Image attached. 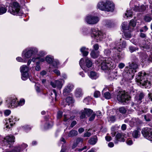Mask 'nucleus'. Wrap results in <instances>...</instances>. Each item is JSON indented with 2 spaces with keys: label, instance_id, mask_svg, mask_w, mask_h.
Masks as SVG:
<instances>
[{
  "label": "nucleus",
  "instance_id": "nucleus-12",
  "mask_svg": "<svg viewBox=\"0 0 152 152\" xmlns=\"http://www.w3.org/2000/svg\"><path fill=\"white\" fill-rule=\"evenodd\" d=\"M17 99L12 97H10L6 100V104L8 108H13L18 107Z\"/></svg>",
  "mask_w": 152,
  "mask_h": 152
},
{
  "label": "nucleus",
  "instance_id": "nucleus-39",
  "mask_svg": "<svg viewBox=\"0 0 152 152\" xmlns=\"http://www.w3.org/2000/svg\"><path fill=\"white\" fill-rule=\"evenodd\" d=\"M117 57L118 59L117 60V62L119 61L124 58V55L123 53H119L117 54Z\"/></svg>",
  "mask_w": 152,
  "mask_h": 152
},
{
  "label": "nucleus",
  "instance_id": "nucleus-48",
  "mask_svg": "<svg viewBox=\"0 0 152 152\" xmlns=\"http://www.w3.org/2000/svg\"><path fill=\"white\" fill-rule=\"evenodd\" d=\"M109 121L111 122H113L115 121L116 120V118L115 116H110L107 118Z\"/></svg>",
  "mask_w": 152,
  "mask_h": 152
},
{
  "label": "nucleus",
  "instance_id": "nucleus-28",
  "mask_svg": "<svg viewBox=\"0 0 152 152\" xmlns=\"http://www.w3.org/2000/svg\"><path fill=\"white\" fill-rule=\"evenodd\" d=\"M83 94L82 89L80 88H77L75 91V96L77 97H80Z\"/></svg>",
  "mask_w": 152,
  "mask_h": 152
},
{
  "label": "nucleus",
  "instance_id": "nucleus-21",
  "mask_svg": "<svg viewBox=\"0 0 152 152\" xmlns=\"http://www.w3.org/2000/svg\"><path fill=\"white\" fill-rule=\"evenodd\" d=\"M28 145L27 144L23 143L21 145H18L15 147L14 149V151L16 152L26 151V149L25 151H24V149Z\"/></svg>",
  "mask_w": 152,
  "mask_h": 152
},
{
  "label": "nucleus",
  "instance_id": "nucleus-44",
  "mask_svg": "<svg viewBox=\"0 0 152 152\" xmlns=\"http://www.w3.org/2000/svg\"><path fill=\"white\" fill-rule=\"evenodd\" d=\"M53 125V123L51 121H49L45 126V129H48L51 127Z\"/></svg>",
  "mask_w": 152,
  "mask_h": 152
},
{
  "label": "nucleus",
  "instance_id": "nucleus-16",
  "mask_svg": "<svg viewBox=\"0 0 152 152\" xmlns=\"http://www.w3.org/2000/svg\"><path fill=\"white\" fill-rule=\"evenodd\" d=\"M81 114L80 118L81 119L84 118L87 116L89 117L93 112V111L90 109L84 108V110L81 111Z\"/></svg>",
  "mask_w": 152,
  "mask_h": 152
},
{
  "label": "nucleus",
  "instance_id": "nucleus-6",
  "mask_svg": "<svg viewBox=\"0 0 152 152\" xmlns=\"http://www.w3.org/2000/svg\"><path fill=\"white\" fill-rule=\"evenodd\" d=\"M101 66L102 69L106 70L114 68L116 66V64L111 58H108L102 62Z\"/></svg>",
  "mask_w": 152,
  "mask_h": 152
},
{
  "label": "nucleus",
  "instance_id": "nucleus-34",
  "mask_svg": "<svg viewBox=\"0 0 152 152\" xmlns=\"http://www.w3.org/2000/svg\"><path fill=\"white\" fill-rule=\"evenodd\" d=\"M50 95L53 99L54 98L56 101L57 100V99L56 98L57 94L56 91L55 90L53 89Z\"/></svg>",
  "mask_w": 152,
  "mask_h": 152
},
{
  "label": "nucleus",
  "instance_id": "nucleus-45",
  "mask_svg": "<svg viewBox=\"0 0 152 152\" xmlns=\"http://www.w3.org/2000/svg\"><path fill=\"white\" fill-rule=\"evenodd\" d=\"M132 12L131 10H127L125 14V15L126 17L128 18L132 17Z\"/></svg>",
  "mask_w": 152,
  "mask_h": 152
},
{
  "label": "nucleus",
  "instance_id": "nucleus-38",
  "mask_svg": "<svg viewBox=\"0 0 152 152\" xmlns=\"http://www.w3.org/2000/svg\"><path fill=\"white\" fill-rule=\"evenodd\" d=\"M144 117L146 121H149L152 119V116L151 114L148 113L144 115Z\"/></svg>",
  "mask_w": 152,
  "mask_h": 152
},
{
  "label": "nucleus",
  "instance_id": "nucleus-49",
  "mask_svg": "<svg viewBox=\"0 0 152 152\" xmlns=\"http://www.w3.org/2000/svg\"><path fill=\"white\" fill-rule=\"evenodd\" d=\"M16 59L18 61L22 62H26L27 61L26 59L25 58H22L20 57H17L16 58Z\"/></svg>",
  "mask_w": 152,
  "mask_h": 152
},
{
  "label": "nucleus",
  "instance_id": "nucleus-61",
  "mask_svg": "<svg viewBox=\"0 0 152 152\" xmlns=\"http://www.w3.org/2000/svg\"><path fill=\"white\" fill-rule=\"evenodd\" d=\"M100 95V92L98 91H95L94 93V96L95 97L97 98Z\"/></svg>",
  "mask_w": 152,
  "mask_h": 152
},
{
  "label": "nucleus",
  "instance_id": "nucleus-22",
  "mask_svg": "<svg viewBox=\"0 0 152 152\" xmlns=\"http://www.w3.org/2000/svg\"><path fill=\"white\" fill-rule=\"evenodd\" d=\"M75 118V116L72 115L71 113L64 115L63 116V121L66 123H69V122Z\"/></svg>",
  "mask_w": 152,
  "mask_h": 152
},
{
  "label": "nucleus",
  "instance_id": "nucleus-63",
  "mask_svg": "<svg viewBox=\"0 0 152 152\" xmlns=\"http://www.w3.org/2000/svg\"><path fill=\"white\" fill-rule=\"evenodd\" d=\"M104 53L106 56L109 55L110 54V51L109 49H106L104 51Z\"/></svg>",
  "mask_w": 152,
  "mask_h": 152
},
{
  "label": "nucleus",
  "instance_id": "nucleus-30",
  "mask_svg": "<svg viewBox=\"0 0 152 152\" xmlns=\"http://www.w3.org/2000/svg\"><path fill=\"white\" fill-rule=\"evenodd\" d=\"M103 24L106 27L110 28L113 26L114 24L110 20H105L103 22Z\"/></svg>",
  "mask_w": 152,
  "mask_h": 152
},
{
  "label": "nucleus",
  "instance_id": "nucleus-62",
  "mask_svg": "<svg viewBox=\"0 0 152 152\" xmlns=\"http://www.w3.org/2000/svg\"><path fill=\"white\" fill-rule=\"evenodd\" d=\"M83 139L80 137L77 138L76 140V142L78 144L80 142H83Z\"/></svg>",
  "mask_w": 152,
  "mask_h": 152
},
{
  "label": "nucleus",
  "instance_id": "nucleus-53",
  "mask_svg": "<svg viewBox=\"0 0 152 152\" xmlns=\"http://www.w3.org/2000/svg\"><path fill=\"white\" fill-rule=\"evenodd\" d=\"M91 100V98L89 97H88L86 98H85L84 99L83 102L86 103V104H88V103L89 101H90Z\"/></svg>",
  "mask_w": 152,
  "mask_h": 152
},
{
  "label": "nucleus",
  "instance_id": "nucleus-36",
  "mask_svg": "<svg viewBox=\"0 0 152 152\" xmlns=\"http://www.w3.org/2000/svg\"><path fill=\"white\" fill-rule=\"evenodd\" d=\"M91 56L94 58H97L99 55V52H95L94 50H92L90 54Z\"/></svg>",
  "mask_w": 152,
  "mask_h": 152
},
{
  "label": "nucleus",
  "instance_id": "nucleus-7",
  "mask_svg": "<svg viewBox=\"0 0 152 152\" xmlns=\"http://www.w3.org/2000/svg\"><path fill=\"white\" fill-rule=\"evenodd\" d=\"M85 63L86 64V66L83 64V58H81L79 62V64L83 69L86 72L87 71L86 68H89L91 67L92 65V63L91 61L88 58H86L85 59Z\"/></svg>",
  "mask_w": 152,
  "mask_h": 152
},
{
  "label": "nucleus",
  "instance_id": "nucleus-15",
  "mask_svg": "<svg viewBox=\"0 0 152 152\" xmlns=\"http://www.w3.org/2000/svg\"><path fill=\"white\" fill-rule=\"evenodd\" d=\"M64 83V81L62 79L55 80L54 82H51L50 84L54 88L57 87V88L60 89Z\"/></svg>",
  "mask_w": 152,
  "mask_h": 152
},
{
  "label": "nucleus",
  "instance_id": "nucleus-20",
  "mask_svg": "<svg viewBox=\"0 0 152 152\" xmlns=\"http://www.w3.org/2000/svg\"><path fill=\"white\" fill-rule=\"evenodd\" d=\"M144 96V94L143 92L138 93L135 97V101L136 103L137 104H140L142 102L141 100L143 98Z\"/></svg>",
  "mask_w": 152,
  "mask_h": 152
},
{
  "label": "nucleus",
  "instance_id": "nucleus-46",
  "mask_svg": "<svg viewBox=\"0 0 152 152\" xmlns=\"http://www.w3.org/2000/svg\"><path fill=\"white\" fill-rule=\"evenodd\" d=\"M46 54L47 53L44 50H41L38 53L37 55L39 56V57H42Z\"/></svg>",
  "mask_w": 152,
  "mask_h": 152
},
{
  "label": "nucleus",
  "instance_id": "nucleus-35",
  "mask_svg": "<svg viewBox=\"0 0 152 152\" xmlns=\"http://www.w3.org/2000/svg\"><path fill=\"white\" fill-rule=\"evenodd\" d=\"M77 134V131L72 130L69 132L68 136L69 137H72L76 136Z\"/></svg>",
  "mask_w": 152,
  "mask_h": 152
},
{
  "label": "nucleus",
  "instance_id": "nucleus-40",
  "mask_svg": "<svg viewBox=\"0 0 152 152\" xmlns=\"http://www.w3.org/2000/svg\"><path fill=\"white\" fill-rule=\"evenodd\" d=\"M66 101L68 105L72 104L73 102V100L71 97L69 96L66 98Z\"/></svg>",
  "mask_w": 152,
  "mask_h": 152
},
{
  "label": "nucleus",
  "instance_id": "nucleus-43",
  "mask_svg": "<svg viewBox=\"0 0 152 152\" xmlns=\"http://www.w3.org/2000/svg\"><path fill=\"white\" fill-rule=\"evenodd\" d=\"M145 7L144 5H142L140 7L139 9H136L134 8V10L135 11L142 12L145 10Z\"/></svg>",
  "mask_w": 152,
  "mask_h": 152
},
{
  "label": "nucleus",
  "instance_id": "nucleus-32",
  "mask_svg": "<svg viewBox=\"0 0 152 152\" xmlns=\"http://www.w3.org/2000/svg\"><path fill=\"white\" fill-rule=\"evenodd\" d=\"M54 58L53 56L49 55L45 57V61L48 63L51 64L54 60Z\"/></svg>",
  "mask_w": 152,
  "mask_h": 152
},
{
  "label": "nucleus",
  "instance_id": "nucleus-64",
  "mask_svg": "<svg viewBox=\"0 0 152 152\" xmlns=\"http://www.w3.org/2000/svg\"><path fill=\"white\" fill-rule=\"evenodd\" d=\"M11 113V111L9 110H5L4 112V114L5 116H7L9 115Z\"/></svg>",
  "mask_w": 152,
  "mask_h": 152
},
{
  "label": "nucleus",
  "instance_id": "nucleus-26",
  "mask_svg": "<svg viewBox=\"0 0 152 152\" xmlns=\"http://www.w3.org/2000/svg\"><path fill=\"white\" fill-rule=\"evenodd\" d=\"M89 77L92 79H96L99 76L95 72L92 71L88 73Z\"/></svg>",
  "mask_w": 152,
  "mask_h": 152
},
{
  "label": "nucleus",
  "instance_id": "nucleus-60",
  "mask_svg": "<svg viewBox=\"0 0 152 152\" xmlns=\"http://www.w3.org/2000/svg\"><path fill=\"white\" fill-rule=\"evenodd\" d=\"M126 144L128 145H131L133 144V141L131 139H127L126 140Z\"/></svg>",
  "mask_w": 152,
  "mask_h": 152
},
{
  "label": "nucleus",
  "instance_id": "nucleus-33",
  "mask_svg": "<svg viewBox=\"0 0 152 152\" xmlns=\"http://www.w3.org/2000/svg\"><path fill=\"white\" fill-rule=\"evenodd\" d=\"M20 69L21 73H28V68L25 65L21 66Z\"/></svg>",
  "mask_w": 152,
  "mask_h": 152
},
{
  "label": "nucleus",
  "instance_id": "nucleus-13",
  "mask_svg": "<svg viewBox=\"0 0 152 152\" xmlns=\"http://www.w3.org/2000/svg\"><path fill=\"white\" fill-rule=\"evenodd\" d=\"M18 119L15 116H11L8 119L6 123L5 124L4 129L6 130H9L10 127L15 123V122L17 121H18Z\"/></svg>",
  "mask_w": 152,
  "mask_h": 152
},
{
  "label": "nucleus",
  "instance_id": "nucleus-4",
  "mask_svg": "<svg viewBox=\"0 0 152 152\" xmlns=\"http://www.w3.org/2000/svg\"><path fill=\"white\" fill-rule=\"evenodd\" d=\"M90 32L91 38L97 42L101 41L106 37L105 34L97 28H91Z\"/></svg>",
  "mask_w": 152,
  "mask_h": 152
},
{
  "label": "nucleus",
  "instance_id": "nucleus-55",
  "mask_svg": "<svg viewBox=\"0 0 152 152\" xmlns=\"http://www.w3.org/2000/svg\"><path fill=\"white\" fill-rule=\"evenodd\" d=\"M119 111L122 113H126V110L124 107H122L119 108Z\"/></svg>",
  "mask_w": 152,
  "mask_h": 152
},
{
  "label": "nucleus",
  "instance_id": "nucleus-8",
  "mask_svg": "<svg viewBox=\"0 0 152 152\" xmlns=\"http://www.w3.org/2000/svg\"><path fill=\"white\" fill-rule=\"evenodd\" d=\"M99 20V19L98 17L91 15L87 16L85 18V22L91 25L96 24Z\"/></svg>",
  "mask_w": 152,
  "mask_h": 152
},
{
  "label": "nucleus",
  "instance_id": "nucleus-24",
  "mask_svg": "<svg viewBox=\"0 0 152 152\" xmlns=\"http://www.w3.org/2000/svg\"><path fill=\"white\" fill-rule=\"evenodd\" d=\"M106 1H101L98 3L97 7L102 10L105 11Z\"/></svg>",
  "mask_w": 152,
  "mask_h": 152
},
{
  "label": "nucleus",
  "instance_id": "nucleus-58",
  "mask_svg": "<svg viewBox=\"0 0 152 152\" xmlns=\"http://www.w3.org/2000/svg\"><path fill=\"white\" fill-rule=\"evenodd\" d=\"M36 66L35 68V69L36 71H39L41 69V67L39 65V62H36Z\"/></svg>",
  "mask_w": 152,
  "mask_h": 152
},
{
  "label": "nucleus",
  "instance_id": "nucleus-25",
  "mask_svg": "<svg viewBox=\"0 0 152 152\" xmlns=\"http://www.w3.org/2000/svg\"><path fill=\"white\" fill-rule=\"evenodd\" d=\"M140 129H137L134 130L132 133L133 137L135 138H139L140 135Z\"/></svg>",
  "mask_w": 152,
  "mask_h": 152
},
{
  "label": "nucleus",
  "instance_id": "nucleus-52",
  "mask_svg": "<svg viewBox=\"0 0 152 152\" xmlns=\"http://www.w3.org/2000/svg\"><path fill=\"white\" fill-rule=\"evenodd\" d=\"M25 101L23 99H21L20 101L17 102L18 107L19 106H22L25 103Z\"/></svg>",
  "mask_w": 152,
  "mask_h": 152
},
{
  "label": "nucleus",
  "instance_id": "nucleus-29",
  "mask_svg": "<svg viewBox=\"0 0 152 152\" xmlns=\"http://www.w3.org/2000/svg\"><path fill=\"white\" fill-rule=\"evenodd\" d=\"M7 6L0 4V15L5 13L7 10Z\"/></svg>",
  "mask_w": 152,
  "mask_h": 152
},
{
  "label": "nucleus",
  "instance_id": "nucleus-41",
  "mask_svg": "<svg viewBox=\"0 0 152 152\" xmlns=\"http://www.w3.org/2000/svg\"><path fill=\"white\" fill-rule=\"evenodd\" d=\"M104 89L102 91V93L104 94V97L107 99H109L110 98L111 95L110 93L108 92H106L105 93L104 92Z\"/></svg>",
  "mask_w": 152,
  "mask_h": 152
},
{
  "label": "nucleus",
  "instance_id": "nucleus-3",
  "mask_svg": "<svg viewBox=\"0 0 152 152\" xmlns=\"http://www.w3.org/2000/svg\"><path fill=\"white\" fill-rule=\"evenodd\" d=\"M138 66L137 64L134 63H132L130 64L129 67H126L125 70L127 71L124 72V77L129 79L132 78L134 76V74L136 72V70L138 69Z\"/></svg>",
  "mask_w": 152,
  "mask_h": 152
},
{
  "label": "nucleus",
  "instance_id": "nucleus-50",
  "mask_svg": "<svg viewBox=\"0 0 152 152\" xmlns=\"http://www.w3.org/2000/svg\"><path fill=\"white\" fill-rule=\"evenodd\" d=\"M59 62L58 60H54L51 64H52L53 66L55 67H57L58 65L59 64Z\"/></svg>",
  "mask_w": 152,
  "mask_h": 152
},
{
  "label": "nucleus",
  "instance_id": "nucleus-18",
  "mask_svg": "<svg viewBox=\"0 0 152 152\" xmlns=\"http://www.w3.org/2000/svg\"><path fill=\"white\" fill-rule=\"evenodd\" d=\"M105 11L107 12H113L115 8L114 5L113 3L109 1H106Z\"/></svg>",
  "mask_w": 152,
  "mask_h": 152
},
{
  "label": "nucleus",
  "instance_id": "nucleus-10",
  "mask_svg": "<svg viewBox=\"0 0 152 152\" xmlns=\"http://www.w3.org/2000/svg\"><path fill=\"white\" fill-rule=\"evenodd\" d=\"M10 13L13 15H16L20 10V7L18 3L14 2L10 4L9 7Z\"/></svg>",
  "mask_w": 152,
  "mask_h": 152
},
{
  "label": "nucleus",
  "instance_id": "nucleus-14",
  "mask_svg": "<svg viewBox=\"0 0 152 152\" xmlns=\"http://www.w3.org/2000/svg\"><path fill=\"white\" fill-rule=\"evenodd\" d=\"M127 23L124 22L121 25L122 28L124 31L128 30L129 31H132L133 30V28L136 25V22L133 20H131L130 22L129 25L127 26Z\"/></svg>",
  "mask_w": 152,
  "mask_h": 152
},
{
  "label": "nucleus",
  "instance_id": "nucleus-2",
  "mask_svg": "<svg viewBox=\"0 0 152 152\" xmlns=\"http://www.w3.org/2000/svg\"><path fill=\"white\" fill-rule=\"evenodd\" d=\"M15 139L14 136L11 134L4 138L0 135V145L3 146V149L8 150L15 142Z\"/></svg>",
  "mask_w": 152,
  "mask_h": 152
},
{
  "label": "nucleus",
  "instance_id": "nucleus-11",
  "mask_svg": "<svg viewBox=\"0 0 152 152\" xmlns=\"http://www.w3.org/2000/svg\"><path fill=\"white\" fill-rule=\"evenodd\" d=\"M130 97L127 93L124 91L120 92L117 96V99L118 101L121 102H126L129 100Z\"/></svg>",
  "mask_w": 152,
  "mask_h": 152
},
{
  "label": "nucleus",
  "instance_id": "nucleus-23",
  "mask_svg": "<svg viewBox=\"0 0 152 152\" xmlns=\"http://www.w3.org/2000/svg\"><path fill=\"white\" fill-rule=\"evenodd\" d=\"M141 132L143 136L146 138L151 133H152V129L147 127L144 128L142 129Z\"/></svg>",
  "mask_w": 152,
  "mask_h": 152
},
{
  "label": "nucleus",
  "instance_id": "nucleus-5",
  "mask_svg": "<svg viewBox=\"0 0 152 152\" xmlns=\"http://www.w3.org/2000/svg\"><path fill=\"white\" fill-rule=\"evenodd\" d=\"M38 52L37 49L34 47L27 48L22 52L21 56L23 58L27 59L30 58L33 55L36 54Z\"/></svg>",
  "mask_w": 152,
  "mask_h": 152
},
{
  "label": "nucleus",
  "instance_id": "nucleus-42",
  "mask_svg": "<svg viewBox=\"0 0 152 152\" xmlns=\"http://www.w3.org/2000/svg\"><path fill=\"white\" fill-rule=\"evenodd\" d=\"M22 74V79L24 80H26L28 77V73H21Z\"/></svg>",
  "mask_w": 152,
  "mask_h": 152
},
{
  "label": "nucleus",
  "instance_id": "nucleus-1",
  "mask_svg": "<svg viewBox=\"0 0 152 152\" xmlns=\"http://www.w3.org/2000/svg\"><path fill=\"white\" fill-rule=\"evenodd\" d=\"M137 81L145 88H149L152 83V72L147 74L144 71L139 73L137 77Z\"/></svg>",
  "mask_w": 152,
  "mask_h": 152
},
{
  "label": "nucleus",
  "instance_id": "nucleus-51",
  "mask_svg": "<svg viewBox=\"0 0 152 152\" xmlns=\"http://www.w3.org/2000/svg\"><path fill=\"white\" fill-rule=\"evenodd\" d=\"M152 18L149 15H146L144 18V20L147 22H149L151 20Z\"/></svg>",
  "mask_w": 152,
  "mask_h": 152
},
{
  "label": "nucleus",
  "instance_id": "nucleus-27",
  "mask_svg": "<svg viewBox=\"0 0 152 152\" xmlns=\"http://www.w3.org/2000/svg\"><path fill=\"white\" fill-rule=\"evenodd\" d=\"M33 62H39L40 64L41 63L44 62L45 60V58L41 57H34L32 59Z\"/></svg>",
  "mask_w": 152,
  "mask_h": 152
},
{
  "label": "nucleus",
  "instance_id": "nucleus-56",
  "mask_svg": "<svg viewBox=\"0 0 152 152\" xmlns=\"http://www.w3.org/2000/svg\"><path fill=\"white\" fill-rule=\"evenodd\" d=\"M35 88L37 92H39L41 90V87L40 85L37 83L35 85Z\"/></svg>",
  "mask_w": 152,
  "mask_h": 152
},
{
  "label": "nucleus",
  "instance_id": "nucleus-31",
  "mask_svg": "<svg viewBox=\"0 0 152 152\" xmlns=\"http://www.w3.org/2000/svg\"><path fill=\"white\" fill-rule=\"evenodd\" d=\"M88 48H86L84 47H82L80 49V51L83 53V56H87L89 53L88 51Z\"/></svg>",
  "mask_w": 152,
  "mask_h": 152
},
{
  "label": "nucleus",
  "instance_id": "nucleus-17",
  "mask_svg": "<svg viewBox=\"0 0 152 152\" xmlns=\"http://www.w3.org/2000/svg\"><path fill=\"white\" fill-rule=\"evenodd\" d=\"M125 135L124 133H118L115 137V143L117 144L119 141L124 142L125 141Z\"/></svg>",
  "mask_w": 152,
  "mask_h": 152
},
{
  "label": "nucleus",
  "instance_id": "nucleus-54",
  "mask_svg": "<svg viewBox=\"0 0 152 152\" xmlns=\"http://www.w3.org/2000/svg\"><path fill=\"white\" fill-rule=\"evenodd\" d=\"M129 50L131 53H132L136 50H138V48H137L132 46L129 47Z\"/></svg>",
  "mask_w": 152,
  "mask_h": 152
},
{
  "label": "nucleus",
  "instance_id": "nucleus-59",
  "mask_svg": "<svg viewBox=\"0 0 152 152\" xmlns=\"http://www.w3.org/2000/svg\"><path fill=\"white\" fill-rule=\"evenodd\" d=\"M23 129L26 132H27L28 130H29L31 129V128L29 127V126L28 125H25L23 126Z\"/></svg>",
  "mask_w": 152,
  "mask_h": 152
},
{
  "label": "nucleus",
  "instance_id": "nucleus-9",
  "mask_svg": "<svg viewBox=\"0 0 152 152\" xmlns=\"http://www.w3.org/2000/svg\"><path fill=\"white\" fill-rule=\"evenodd\" d=\"M114 45L113 49V50H116L120 52L123 49L125 48L126 45V42L125 41H122L121 39L118 41L115 42Z\"/></svg>",
  "mask_w": 152,
  "mask_h": 152
},
{
  "label": "nucleus",
  "instance_id": "nucleus-57",
  "mask_svg": "<svg viewBox=\"0 0 152 152\" xmlns=\"http://www.w3.org/2000/svg\"><path fill=\"white\" fill-rule=\"evenodd\" d=\"M125 37L126 39H128L131 37V34L130 33H124Z\"/></svg>",
  "mask_w": 152,
  "mask_h": 152
},
{
  "label": "nucleus",
  "instance_id": "nucleus-37",
  "mask_svg": "<svg viewBox=\"0 0 152 152\" xmlns=\"http://www.w3.org/2000/svg\"><path fill=\"white\" fill-rule=\"evenodd\" d=\"M97 138L96 137H94L91 138L89 140V143L92 145H94L97 142Z\"/></svg>",
  "mask_w": 152,
  "mask_h": 152
},
{
  "label": "nucleus",
  "instance_id": "nucleus-19",
  "mask_svg": "<svg viewBox=\"0 0 152 152\" xmlns=\"http://www.w3.org/2000/svg\"><path fill=\"white\" fill-rule=\"evenodd\" d=\"M74 86L71 84H69L66 86L64 88L63 91V94L66 96L70 93L73 89Z\"/></svg>",
  "mask_w": 152,
  "mask_h": 152
},
{
  "label": "nucleus",
  "instance_id": "nucleus-47",
  "mask_svg": "<svg viewBox=\"0 0 152 152\" xmlns=\"http://www.w3.org/2000/svg\"><path fill=\"white\" fill-rule=\"evenodd\" d=\"M110 77L112 78L117 79V77H118L117 72L115 71L114 72L111 73Z\"/></svg>",
  "mask_w": 152,
  "mask_h": 152
}]
</instances>
